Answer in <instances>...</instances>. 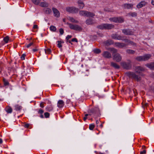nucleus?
Returning a JSON list of instances; mask_svg holds the SVG:
<instances>
[{"instance_id":"nucleus-51","label":"nucleus","mask_w":154,"mask_h":154,"mask_svg":"<svg viewBox=\"0 0 154 154\" xmlns=\"http://www.w3.org/2000/svg\"><path fill=\"white\" fill-rule=\"evenodd\" d=\"M129 43L133 45H136V44L135 43L131 41H130V43Z\"/></svg>"},{"instance_id":"nucleus-52","label":"nucleus","mask_w":154,"mask_h":154,"mask_svg":"<svg viewBox=\"0 0 154 154\" xmlns=\"http://www.w3.org/2000/svg\"><path fill=\"white\" fill-rule=\"evenodd\" d=\"M146 153V150H144L143 151H141L140 152V154H144Z\"/></svg>"},{"instance_id":"nucleus-49","label":"nucleus","mask_w":154,"mask_h":154,"mask_svg":"<svg viewBox=\"0 0 154 154\" xmlns=\"http://www.w3.org/2000/svg\"><path fill=\"white\" fill-rule=\"evenodd\" d=\"M44 112V111L42 109H40L38 112V113L40 114H42Z\"/></svg>"},{"instance_id":"nucleus-11","label":"nucleus","mask_w":154,"mask_h":154,"mask_svg":"<svg viewBox=\"0 0 154 154\" xmlns=\"http://www.w3.org/2000/svg\"><path fill=\"white\" fill-rule=\"evenodd\" d=\"M122 31V32L125 35H131L133 34V32L132 30L129 29H123Z\"/></svg>"},{"instance_id":"nucleus-56","label":"nucleus","mask_w":154,"mask_h":154,"mask_svg":"<svg viewBox=\"0 0 154 154\" xmlns=\"http://www.w3.org/2000/svg\"><path fill=\"white\" fill-rule=\"evenodd\" d=\"M37 50H38L36 49H32L33 51L34 52L36 51Z\"/></svg>"},{"instance_id":"nucleus-36","label":"nucleus","mask_w":154,"mask_h":154,"mask_svg":"<svg viewBox=\"0 0 154 154\" xmlns=\"http://www.w3.org/2000/svg\"><path fill=\"white\" fill-rule=\"evenodd\" d=\"M45 12L47 14H50L51 12V10L49 8H47L45 9Z\"/></svg>"},{"instance_id":"nucleus-18","label":"nucleus","mask_w":154,"mask_h":154,"mask_svg":"<svg viewBox=\"0 0 154 154\" xmlns=\"http://www.w3.org/2000/svg\"><path fill=\"white\" fill-rule=\"evenodd\" d=\"M146 4V2L144 1H142L139 3L137 5V7L138 8H140L145 6Z\"/></svg>"},{"instance_id":"nucleus-9","label":"nucleus","mask_w":154,"mask_h":154,"mask_svg":"<svg viewBox=\"0 0 154 154\" xmlns=\"http://www.w3.org/2000/svg\"><path fill=\"white\" fill-rule=\"evenodd\" d=\"M134 69L135 73L139 74L140 75H141L142 72L145 70L144 68L141 66H135L134 67Z\"/></svg>"},{"instance_id":"nucleus-28","label":"nucleus","mask_w":154,"mask_h":154,"mask_svg":"<svg viewBox=\"0 0 154 154\" xmlns=\"http://www.w3.org/2000/svg\"><path fill=\"white\" fill-rule=\"evenodd\" d=\"M12 109L11 107L9 106H8L6 107V111L8 113H11L12 112Z\"/></svg>"},{"instance_id":"nucleus-5","label":"nucleus","mask_w":154,"mask_h":154,"mask_svg":"<svg viewBox=\"0 0 154 154\" xmlns=\"http://www.w3.org/2000/svg\"><path fill=\"white\" fill-rule=\"evenodd\" d=\"M79 14L81 16L91 17H93L95 16V14L93 12L83 10L80 11Z\"/></svg>"},{"instance_id":"nucleus-23","label":"nucleus","mask_w":154,"mask_h":154,"mask_svg":"<svg viewBox=\"0 0 154 154\" xmlns=\"http://www.w3.org/2000/svg\"><path fill=\"white\" fill-rule=\"evenodd\" d=\"M78 3L80 9H82L84 7V4L82 1L80 0L78 1Z\"/></svg>"},{"instance_id":"nucleus-2","label":"nucleus","mask_w":154,"mask_h":154,"mask_svg":"<svg viewBox=\"0 0 154 154\" xmlns=\"http://www.w3.org/2000/svg\"><path fill=\"white\" fill-rule=\"evenodd\" d=\"M152 56L149 54H146L144 55L143 56H139L135 58V60L139 62L145 61L148 60Z\"/></svg>"},{"instance_id":"nucleus-25","label":"nucleus","mask_w":154,"mask_h":154,"mask_svg":"<svg viewBox=\"0 0 154 154\" xmlns=\"http://www.w3.org/2000/svg\"><path fill=\"white\" fill-rule=\"evenodd\" d=\"M14 109L16 111H20V110L22 108V107L18 105H16L15 106Z\"/></svg>"},{"instance_id":"nucleus-19","label":"nucleus","mask_w":154,"mask_h":154,"mask_svg":"<svg viewBox=\"0 0 154 154\" xmlns=\"http://www.w3.org/2000/svg\"><path fill=\"white\" fill-rule=\"evenodd\" d=\"M145 66L152 70H154V62L150 63H147Z\"/></svg>"},{"instance_id":"nucleus-35","label":"nucleus","mask_w":154,"mask_h":154,"mask_svg":"<svg viewBox=\"0 0 154 154\" xmlns=\"http://www.w3.org/2000/svg\"><path fill=\"white\" fill-rule=\"evenodd\" d=\"M128 14L132 17H135L137 16V14L136 12H131L129 13Z\"/></svg>"},{"instance_id":"nucleus-62","label":"nucleus","mask_w":154,"mask_h":154,"mask_svg":"<svg viewBox=\"0 0 154 154\" xmlns=\"http://www.w3.org/2000/svg\"><path fill=\"white\" fill-rule=\"evenodd\" d=\"M100 127L101 128H103V125L102 124L100 125Z\"/></svg>"},{"instance_id":"nucleus-10","label":"nucleus","mask_w":154,"mask_h":154,"mask_svg":"<svg viewBox=\"0 0 154 154\" xmlns=\"http://www.w3.org/2000/svg\"><path fill=\"white\" fill-rule=\"evenodd\" d=\"M122 57L119 53H116L113 55V60L116 62H119L122 60Z\"/></svg>"},{"instance_id":"nucleus-6","label":"nucleus","mask_w":154,"mask_h":154,"mask_svg":"<svg viewBox=\"0 0 154 154\" xmlns=\"http://www.w3.org/2000/svg\"><path fill=\"white\" fill-rule=\"evenodd\" d=\"M68 24L69 28L71 29L76 31H81L82 30V28L78 25H73L71 23H68Z\"/></svg>"},{"instance_id":"nucleus-4","label":"nucleus","mask_w":154,"mask_h":154,"mask_svg":"<svg viewBox=\"0 0 154 154\" xmlns=\"http://www.w3.org/2000/svg\"><path fill=\"white\" fill-rule=\"evenodd\" d=\"M132 61L130 60H127V62H122L121 63V65L123 68L127 70H129L132 67Z\"/></svg>"},{"instance_id":"nucleus-53","label":"nucleus","mask_w":154,"mask_h":154,"mask_svg":"<svg viewBox=\"0 0 154 154\" xmlns=\"http://www.w3.org/2000/svg\"><path fill=\"white\" fill-rule=\"evenodd\" d=\"M38 28V26L37 25H35V24L33 26V29H37Z\"/></svg>"},{"instance_id":"nucleus-57","label":"nucleus","mask_w":154,"mask_h":154,"mask_svg":"<svg viewBox=\"0 0 154 154\" xmlns=\"http://www.w3.org/2000/svg\"><path fill=\"white\" fill-rule=\"evenodd\" d=\"M151 3L152 5H154V0H152Z\"/></svg>"},{"instance_id":"nucleus-42","label":"nucleus","mask_w":154,"mask_h":154,"mask_svg":"<svg viewBox=\"0 0 154 154\" xmlns=\"http://www.w3.org/2000/svg\"><path fill=\"white\" fill-rule=\"evenodd\" d=\"M44 115L45 117V118H49L50 116V114L48 112H46L44 113Z\"/></svg>"},{"instance_id":"nucleus-60","label":"nucleus","mask_w":154,"mask_h":154,"mask_svg":"<svg viewBox=\"0 0 154 154\" xmlns=\"http://www.w3.org/2000/svg\"><path fill=\"white\" fill-rule=\"evenodd\" d=\"M99 123V121L98 120H97L96 121V124L97 125Z\"/></svg>"},{"instance_id":"nucleus-21","label":"nucleus","mask_w":154,"mask_h":154,"mask_svg":"<svg viewBox=\"0 0 154 154\" xmlns=\"http://www.w3.org/2000/svg\"><path fill=\"white\" fill-rule=\"evenodd\" d=\"M64 105V102L63 100H59L57 103V106L60 108L63 107Z\"/></svg>"},{"instance_id":"nucleus-7","label":"nucleus","mask_w":154,"mask_h":154,"mask_svg":"<svg viewBox=\"0 0 154 154\" xmlns=\"http://www.w3.org/2000/svg\"><path fill=\"white\" fill-rule=\"evenodd\" d=\"M100 112L99 109L98 107H95L92 109L89 110L88 113H89V115H91L92 114L96 115L97 116L99 115Z\"/></svg>"},{"instance_id":"nucleus-63","label":"nucleus","mask_w":154,"mask_h":154,"mask_svg":"<svg viewBox=\"0 0 154 154\" xmlns=\"http://www.w3.org/2000/svg\"><path fill=\"white\" fill-rule=\"evenodd\" d=\"M40 117L42 118H43L44 117H43V115H42V114L41 115H40Z\"/></svg>"},{"instance_id":"nucleus-29","label":"nucleus","mask_w":154,"mask_h":154,"mask_svg":"<svg viewBox=\"0 0 154 154\" xmlns=\"http://www.w3.org/2000/svg\"><path fill=\"white\" fill-rule=\"evenodd\" d=\"M41 0H32V2L35 5H38L39 3Z\"/></svg>"},{"instance_id":"nucleus-13","label":"nucleus","mask_w":154,"mask_h":154,"mask_svg":"<svg viewBox=\"0 0 154 154\" xmlns=\"http://www.w3.org/2000/svg\"><path fill=\"white\" fill-rule=\"evenodd\" d=\"M102 55L103 57L109 59L112 57L111 54L108 51H104Z\"/></svg>"},{"instance_id":"nucleus-32","label":"nucleus","mask_w":154,"mask_h":154,"mask_svg":"<svg viewBox=\"0 0 154 154\" xmlns=\"http://www.w3.org/2000/svg\"><path fill=\"white\" fill-rule=\"evenodd\" d=\"M93 51L94 53L96 54H99L101 52V50L100 49L98 48L94 49L93 50Z\"/></svg>"},{"instance_id":"nucleus-31","label":"nucleus","mask_w":154,"mask_h":154,"mask_svg":"<svg viewBox=\"0 0 154 154\" xmlns=\"http://www.w3.org/2000/svg\"><path fill=\"white\" fill-rule=\"evenodd\" d=\"M110 50L113 54H114L116 53L117 52V50L114 48H110Z\"/></svg>"},{"instance_id":"nucleus-20","label":"nucleus","mask_w":154,"mask_h":154,"mask_svg":"<svg viewBox=\"0 0 154 154\" xmlns=\"http://www.w3.org/2000/svg\"><path fill=\"white\" fill-rule=\"evenodd\" d=\"M87 25H91L94 24V20L91 18H89L87 19L85 21Z\"/></svg>"},{"instance_id":"nucleus-55","label":"nucleus","mask_w":154,"mask_h":154,"mask_svg":"<svg viewBox=\"0 0 154 154\" xmlns=\"http://www.w3.org/2000/svg\"><path fill=\"white\" fill-rule=\"evenodd\" d=\"M40 106L42 108H43L44 107L43 104L42 102L40 103Z\"/></svg>"},{"instance_id":"nucleus-8","label":"nucleus","mask_w":154,"mask_h":154,"mask_svg":"<svg viewBox=\"0 0 154 154\" xmlns=\"http://www.w3.org/2000/svg\"><path fill=\"white\" fill-rule=\"evenodd\" d=\"M66 11L72 13H76L78 12L79 9L75 7H68L66 8Z\"/></svg>"},{"instance_id":"nucleus-24","label":"nucleus","mask_w":154,"mask_h":154,"mask_svg":"<svg viewBox=\"0 0 154 154\" xmlns=\"http://www.w3.org/2000/svg\"><path fill=\"white\" fill-rule=\"evenodd\" d=\"M40 5L42 7H47L48 6V4L46 2H41L40 3Z\"/></svg>"},{"instance_id":"nucleus-15","label":"nucleus","mask_w":154,"mask_h":154,"mask_svg":"<svg viewBox=\"0 0 154 154\" xmlns=\"http://www.w3.org/2000/svg\"><path fill=\"white\" fill-rule=\"evenodd\" d=\"M52 9L54 16L56 17H59L60 16L59 11L56 8H53Z\"/></svg>"},{"instance_id":"nucleus-44","label":"nucleus","mask_w":154,"mask_h":154,"mask_svg":"<svg viewBox=\"0 0 154 154\" xmlns=\"http://www.w3.org/2000/svg\"><path fill=\"white\" fill-rule=\"evenodd\" d=\"M26 56V55L25 54H23L21 57V59L22 60H24L25 59V57Z\"/></svg>"},{"instance_id":"nucleus-48","label":"nucleus","mask_w":154,"mask_h":154,"mask_svg":"<svg viewBox=\"0 0 154 154\" xmlns=\"http://www.w3.org/2000/svg\"><path fill=\"white\" fill-rule=\"evenodd\" d=\"M69 20L70 21L72 22H73L74 21H75V19L72 17H69Z\"/></svg>"},{"instance_id":"nucleus-58","label":"nucleus","mask_w":154,"mask_h":154,"mask_svg":"<svg viewBox=\"0 0 154 154\" xmlns=\"http://www.w3.org/2000/svg\"><path fill=\"white\" fill-rule=\"evenodd\" d=\"M66 42L67 43L68 42L69 43H71V44H72V43L71 42V41L70 40H68V41H67V40H66Z\"/></svg>"},{"instance_id":"nucleus-39","label":"nucleus","mask_w":154,"mask_h":154,"mask_svg":"<svg viewBox=\"0 0 154 154\" xmlns=\"http://www.w3.org/2000/svg\"><path fill=\"white\" fill-rule=\"evenodd\" d=\"M45 51L46 53L50 54L51 52V50L50 48H47V49H45Z\"/></svg>"},{"instance_id":"nucleus-26","label":"nucleus","mask_w":154,"mask_h":154,"mask_svg":"<svg viewBox=\"0 0 154 154\" xmlns=\"http://www.w3.org/2000/svg\"><path fill=\"white\" fill-rule=\"evenodd\" d=\"M126 52L129 54H133L135 52V51L134 50H131V49H127L126 51Z\"/></svg>"},{"instance_id":"nucleus-54","label":"nucleus","mask_w":154,"mask_h":154,"mask_svg":"<svg viewBox=\"0 0 154 154\" xmlns=\"http://www.w3.org/2000/svg\"><path fill=\"white\" fill-rule=\"evenodd\" d=\"M29 126V125L28 124H26L24 125V127L26 128H28Z\"/></svg>"},{"instance_id":"nucleus-64","label":"nucleus","mask_w":154,"mask_h":154,"mask_svg":"<svg viewBox=\"0 0 154 154\" xmlns=\"http://www.w3.org/2000/svg\"><path fill=\"white\" fill-rule=\"evenodd\" d=\"M89 115V114H86L85 115V117H87Z\"/></svg>"},{"instance_id":"nucleus-3","label":"nucleus","mask_w":154,"mask_h":154,"mask_svg":"<svg viewBox=\"0 0 154 154\" xmlns=\"http://www.w3.org/2000/svg\"><path fill=\"white\" fill-rule=\"evenodd\" d=\"M114 26L111 24L103 23L97 26V27L101 29H110L113 28Z\"/></svg>"},{"instance_id":"nucleus-14","label":"nucleus","mask_w":154,"mask_h":154,"mask_svg":"<svg viewBox=\"0 0 154 154\" xmlns=\"http://www.w3.org/2000/svg\"><path fill=\"white\" fill-rule=\"evenodd\" d=\"M124 9H132L133 7V5L131 3H125L122 5Z\"/></svg>"},{"instance_id":"nucleus-45","label":"nucleus","mask_w":154,"mask_h":154,"mask_svg":"<svg viewBox=\"0 0 154 154\" xmlns=\"http://www.w3.org/2000/svg\"><path fill=\"white\" fill-rule=\"evenodd\" d=\"M122 40L124 41L125 42H127V43H130V40L128 39H123L122 38Z\"/></svg>"},{"instance_id":"nucleus-12","label":"nucleus","mask_w":154,"mask_h":154,"mask_svg":"<svg viewBox=\"0 0 154 154\" xmlns=\"http://www.w3.org/2000/svg\"><path fill=\"white\" fill-rule=\"evenodd\" d=\"M111 37L113 39H115L122 40V38H123L124 36H122L120 35H118V34L116 33L114 34H112L111 35Z\"/></svg>"},{"instance_id":"nucleus-37","label":"nucleus","mask_w":154,"mask_h":154,"mask_svg":"<svg viewBox=\"0 0 154 154\" xmlns=\"http://www.w3.org/2000/svg\"><path fill=\"white\" fill-rule=\"evenodd\" d=\"M57 42L58 43L57 44V47L59 48H60L62 47V45H61L62 42L61 41H57Z\"/></svg>"},{"instance_id":"nucleus-40","label":"nucleus","mask_w":154,"mask_h":154,"mask_svg":"<svg viewBox=\"0 0 154 154\" xmlns=\"http://www.w3.org/2000/svg\"><path fill=\"white\" fill-rule=\"evenodd\" d=\"M46 109L47 111H50L53 110V108L51 106H50L47 107Z\"/></svg>"},{"instance_id":"nucleus-50","label":"nucleus","mask_w":154,"mask_h":154,"mask_svg":"<svg viewBox=\"0 0 154 154\" xmlns=\"http://www.w3.org/2000/svg\"><path fill=\"white\" fill-rule=\"evenodd\" d=\"M71 41L72 42H78L77 40V39L76 38H72V40H71Z\"/></svg>"},{"instance_id":"nucleus-41","label":"nucleus","mask_w":154,"mask_h":154,"mask_svg":"<svg viewBox=\"0 0 154 154\" xmlns=\"http://www.w3.org/2000/svg\"><path fill=\"white\" fill-rule=\"evenodd\" d=\"M94 127V124H91L89 126V128L91 130H92Z\"/></svg>"},{"instance_id":"nucleus-61","label":"nucleus","mask_w":154,"mask_h":154,"mask_svg":"<svg viewBox=\"0 0 154 154\" xmlns=\"http://www.w3.org/2000/svg\"><path fill=\"white\" fill-rule=\"evenodd\" d=\"M2 143V139L1 138H0V144Z\"/></svg>"},{"instance_id":"nucleus-27","label":"nucleus","mask_w":154,"mask_h":154,"mask_svg":"<svg viewBox=\"0 0 154 154\" xmlns=\"http://www.w3.org/2000/svg\"><path fill=\"white\" fill-rule=\"evenodd\" d=\"M3 81L5 86H7L9 85V83L7 79L5 78H3Z\"/></svg>"},{"instance_id":"nucleus-22","label":"nucleus","mask_w":154,"mask_h":154,"mask_svg":"<svg viewBox=\"0 0 154 154\" xmlns=\"http://www.w3.org/2000/svg\"><path fill=\"white\" fill-rule=\"evenodd\" d=\"M104 44L106 45H109L113 44V41L111 39H109L104 42Z\"/></svg>"},{"instance_id":"nucleus-59","label":"nucleus","mask_w":154,"mask_h":154,"mask_svg":"<svg viewBox=\"0 0 154 154\" xmlns=\"http://www.w3.org/2000/svg\"><path fill=\"white\" fill-rule=\"evenodd\" d=\"M87 117H85L83 118V119L84 120V121H85V120H86V119H87Z\"/></svg>"},{"instance_id":"nucleus-43","label":"nucleus","mask_w":154,"mask_h":154,"mask_svg":"<svg viewBox=\"0 0 154 154\" xmlns=\"http://www.w3.org/2000/svg\"><path fill=\"white\" fill-rule=\"evenodd\" d=\"M59 32L61 35H62L64 33V30L62 28H60L59 29Z\"/></svg>"},{"instance_id":"nucleus-33","label":"nucleus","mask_w":154,"mask_h":154,"mask_svg":"<svg viewBox=\"0 0 154 154\" xmlns=\"http://www.w3.org/2000/svg\"><path fill=\"white\" fill-rule=\"evenodd\" d=\"M109 20L111 21H112L115 23H117V17H112L109 18Z\"/></svg>"},{"instance_id":"nucleus-1","label":"nucleus","mask_w":154,"mask_h":154,"mask_svg":"<svg viewBox=\"0 0 154 154\" xmlns=\"http://www.w3.org/2000/svg\"><path fill=\"white\" fill-rule=\"evenodd\" d=\"M125 74L129 77L131 78L137 82H139L141 80L140 75L136 74L135 72H126Z\"/></svg>"},{"instance_id":"nucleus-16","label":"nucleus","mask_w":154,"mask_h":154,"mask_svg":"<svg viewBox=\"0 0 154 154\" xmlns=\"http://www.w3.org/2000/svg\"><path fill=\"white\" fill-rule=\"evenodd\" d=\"M116 45L119 48H123L127 46V45L123 43H120L119 42H116L115 43Z\"/></svg>"},{"instance_id":"nucleus-38","label":"nucleus","mask_w":154,"mask_h":154,"mask_svg":"<svg viewBox=\"0 0 154 154\" xmlns=\"http://www.w3.org/2000/svg\"><path fill=\"white\" fill-rule=\"evenodd\" d=\"M3 40L6 43H7L9 40V37L8 36H6L4 38Z\"/></svg>"},{"instance_id":"nucleus-46","label":"nucleus","mask_w":154,"mask_h":154,"mask_svg":"<svg viewBox=\"0 0 154 154\" xmlns=\"http://www.w3.org/2000/svg\"><path fill=\"white\" fill-rule=\"evenodd\" d=\"M72 36L71 35H68L66 37V40H67V41H68L69 39L71 38H72Z\"/></svg>"},{"instance_id":"nucleus-34","label":"nucleus","mask_w":154,"mask_h":154,"mask_svg":"<svg viewBox=\"0 0 154 154\" xmlns=\"http://www.w3.org/2000/svg\"><path fill=\"white\" fill-rule=\"evenodd\" d=\"M50 29L51 31H53L54 32H55L56 30V27L54 26H50Z\"/></svg>"},{"instance_id":"nucleus-30","label":"nucleus","mask_w":154,"mask_h":154,"mask_svg":"<svg viewBox=\"0 0 154 154\" xmlns=\"http://www.w3.org/2000/svg\"><path fill=\"white\" fill-rule=\"evenodd\" d=\"M117 23H122L124 21V19L121 17H117Z\"/></svg>"},{"instance_id":"nucleus-17","label":"nucleus","mask_w":154,"mask_h":154,"mask_svg":"<svg viewBox=\"0 0 154 154\" xmlns=\"http://www.w3.org/2000/svg\"><path fill=\"white\" fill-rule=\"evenodd\" d=\"M110 66L113 67L116 69H119L120 68V66L116 63L111 62L110 63Z\"/></svg>"},{"instance_id":"nucleus-47","label":"nucleus","mask_w":154,"mask_h":154,"mask_svg":"<svg viewBox=\"0 0 154 154\" xmlns=\"http://www.w3.org/2000/svg\"><path fill=\"white\" fill-rule=\"evenodd\" d=\"M33 42H31L29 44H28V45H27L26 46V47L27 48H29V47L30 46H31L32 45H33Z\"/></svg>"}]
</instances>
